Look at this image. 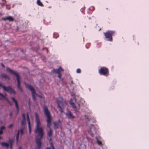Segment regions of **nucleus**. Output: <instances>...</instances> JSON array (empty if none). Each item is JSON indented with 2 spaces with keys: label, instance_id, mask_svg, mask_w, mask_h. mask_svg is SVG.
Masks as SVG:
<instances>
[{
  "label": "nucleus",
  "instance_id": "f257e3e1",
  "mask_svg": "<svg viewBox=\"0 0 149 149\" xmlns=\"http://www.w3.org/2000/svg\"><path fill=\"white\" fill-rule=\"evenodd\" d=\"M35 116L36 125L35 132L36 133L38 134V135L36 138V143L37 145V146L35 149H40L42 144L41 140L43 135V130L42 127H40L41 123L37 113H35Z\"/></svg>",
  "mask_w": 149,
  "mask_h": 149
},
{
  "label": "nucleus",
  "instance_id": "f03ea898",
  "mask_svg": "<svg viewBox=\"0 0 149 149\" xmlns=\"http://www.w3.org/2000/svg\"><path fill=\"white\" fill-rule=\"evenodd\" d=\"M44 111L45 115L47 118V126L48 128H49V131L47 132V134L49 137H51L52 136L53 131L51 128V116L50 113L47 107L46 106H45L44 107Z\"/></svg>",
  "mask_w": 149,
  "mask_h": 149
},
{
  "label": "nucleus",
  "instance_id": "7ed1b4c3",
  "mask_svg": "<svg viewBox=\"0 0 149 149\" xmlns=\"http://www.w3.org/2000/svg\"><path fill=\"white\" fill-rule=\"evenodd\" d=\"M56 103L57 104V108L59 109V111L61 113L63 112L65 107L66 106L67 103L63 101V98L59 97L57 99Z\"/></svg>",
  "mask_w": 149,
  "mask_h": 149
},
{
  "label": "nucleus",
  "instance_id": "20e7f679",
  "mask_svg": "<svg viewBox=\"0 0 149 149\" xmlns=\"http://www.w3.org/2000/svg\"><path fill=\"white\" fill-rule=\"evenodd\" d=\"M115 33L116 31H115L109 30H108L103 33L106 40L109 41H112V36H114Z\"/></svg>",
  "mask_w": 149,
  "mask_h": 149
},
{
  "label": "nucleus",
  "instance_id": "39448f33",
  "mask_svg": "<svg viewBox=\"0 0 149 149\" xmlns=\"http://www.w3.org/2000/svg\"><path fill=\"white\" fill-rule=\"evenodd\" d=\"M6 70L10 73L15 76L17 77V88L19 89L21 88L20 83V77L18 74L14 71L11 69L9 68H7Z\"/></svg>",
  "mask_w": 149,
  "mask_h": 149
},
{
  "label": "nucleus",
  "instance_id": "423d86ee",
  "mask_svg": "<svg viewBox=\"0 0 149 149\" xmlns=\"http://www.w3.org/2000/svg\"><path fill=\"white\" fill-rule=\"evenodd\" d=\"M98 72L100 74L107 77L109 75V71L108 68L106 67H103L101 68L98 70Z\"/></svg>",
  "mask_w": 149,
  "mask_h": 149
},
{
  "label": "nucleus",
  "instance_id": "0eeeda50",
  "mask_svg": "<svg viewBox=\"0 0 149 149\" xmlns=\"http://www.w3.org/2000/svg\"><path fill=\"white\" fill-rule=\"evenodd\" d=\"M0 86L2 87L4 91L8 92L10 94L13 93L15 94L16 93V92L14 90L12 89L10 86L6 87L4 86H3L0 83Z\"/></svg>",
  "mask_w": 149,
  "mask_h": 149
},
{
  "label": "nucleus",
  "instance_id": "6e6552de",
  "mask_svg": "<svg viewBox=\"0 0 149 149\" xmlns=\"http://www.w3.org/2000/svg\"><path fill=\"white\" fill-rule=\"evenodd\" d=\"M26 87L29 89L31 91L32 97L33 100L35 101L36 99L35 94H36V92L35 89L33 88V87L31 85L26 84Z\"/></svg>",
  "mask_w": 149,
  "mask_h": 149
},
{
  "label": "nucleus",
  "instance_id": "1a4fd4ad",
  "mask_svg": "<svg viewBox=\"0 0 149 149\" xmlns=\"http://www.w3.org/2000/svg\"><path fill=\"white\" fill-rule=\"evenodd\" d=\"M25 128H21L20 130H18L17 132V134L16 136V141L17 142H18L19 138V134L20 132L21 135H23L24 133V131Z\"/></svg>",
  "mask_w": 149,
  "mask_h": 149
},
{
  "label": "nucleus",
  "instance_id": "9d476101",
  "mask_svg": "<svg viewBox=\"0 0 149 149\" xmlns=\"http://www.w3.org/2000/svg\"><path fill=\"white\" fill-rule=\"evenodd\" d=\"M66 115L68 118L70 119H74L75 117L73 115L72 113L70 111H68L66 113Z\"/></svg>",
  "mask_w": 149,
  "mask_h": 149
},
{
  "label": "nucleus",
  "instance_id": "9b49d317",
  "mask_svg": "<svg viewBox=\"0 0 149 149\" xmlns=\"http://www.w3.org/2000/svg\"><path fill=\"white\" fill-rule=\"evenodd\" d=\"M63 71L61 67H60L58 69H53L52 70V72L58 74L61 73V72Z\"/></svg>",
  "mask_w": 149,
  "mask_h": 149
},
{
  "label": "nucleus",
  "instance_id": "f8f14e48",
  "mask_svg": "<svg viewBox=\"0 0 149 149\" xmlns=\"http://www.w3.org/2000/svg\"><path fill=\"white\" fill-rule=\"evenodd\" d=\"M27 120L28 121V126L29 128V133L31 134V123L30 121V119L29 115L28 113L27 114V117H26Z\"/></svg>",
  "mask_w": 149,
  "mask_h": 149
},
{
  "label": "nucleus",
  "instance_id": "ddd939ff",
  "mask_svg": "<svg viewBox=\"0 0 149 149\" xmlns=\"http://www.w3.org/2000/svg\"><path fill=\"white\" fill-rule=\"evenodd\" d=\"M2 19L4 21L8 20L10 21H13L14 20V19L11 16H9L5 17H3L2 18Z\"/></svg>",
  "mask_w": 149,
  "mask_h": 149
},
{
  "label": "nucleus",
  "instance_id": "4468645a",
  "mask_svg": "<svg viewBox=\"0 0 149 149\" xmlns=\"http://www.w3.org/2000/svg\"><path fill=\"white\" fill-rule=\"evenodd\" d=\"M11 99L15 102L17 111L18 112L19 111V107L17 101L14 97H11Z\"/></svg>",
  "mask_w": 149,
  "mask_h": 149
},
{
  "label": "nucleus",
  "instance_id": "2eb2a0df",
  "mask_svg": "<svg viewBox=\"0 0 149 149\" xmlns=\"http://www.w3.org/2000/svg\"><path fill=\"white\" fill-rule=\"evenodd\" d=\"M1 76L2 78H4L5 79H7L8 80L10 79V78L6 74H2Z\"/></svg>",
  "mask_w": 149,
  "mask_h": 149
},
{
  "label": "nucleus",
  "instance_id": "dca6fc26",
  "mask_svg": "<svg viewBox=\"0 0 149 149\" xmlns=\"http://www.w3.org/2000/svg\"><path fill=\"white\" fill-rule=\"evenodd\" d=\"M1 144L3 146H5L7 148H9V144L8 143L4 142H1Z\"/></svg>",
  "mask_w": 149,
  "mask_h": 149
},
{
  "label": "nucleus",
  "instance_id": "f3484780",
  "mask_svg": "<svg viewBox=\"0 0 149 149\" xmlns=\"http://www.w3.org/2000/svg\"><path fill=\"white\" fill-rule=\"evenodd\" d=\"M26 123V120H22L21 122V127L25 128V124Z\"/></svg>",
  "mask_w": 149,
  "mask_h": 149
},
{
  "label": "nucleus",
  "instance_id": "a211bd4d",
  "mask_svg": "<svg viewBox=\"0 0 149 149\" xmlns=\"http://www.w3.org/2000/svg\"><path fill=\"white\" fill-rule=\"evenodd\" d=\"M37 3L39 6L41 7H43L44 6L43 4H42V3L40 1V0H37Z\"/></svg>",
  "mask_w": 149,
  "mask_h": 149
},
{
  "label": "nucleus",
  "instance_id": "6ab92c4d",
  "mask_svg": "<svg viewBox=\"0 0 149 149\" xmlns=\"http://www.w3.org/2000/svg\"><path fill=\"white\" fill-rule=\"evenodd\" d=\"M53 124L54 125V127L55 129H56L58 128V125L56 122H53Z\"/></svg>",
  "mask_w": 149,
  "mask_h": 149
},
{
  "label": "nucleus",
  "instance_id": "aec40b11",
  "mask_svg": "<svg viewBox=\"0 0 149 149\" xmlns=\"http://www.w3.org/2000/svg\"><path fill=\"white\" fill-rule=\"evenodd\" d=\"M8 142L10 146H13L14 143V140L13 139H9Z\"/></svg>",
  "mask_w": 149,
  "mask_h": 149
},
{
  "label": "nucleus",
  "instance_id": "412c9836",
  "mask_svg": "<svg viewBox=\"0 0 149 149\" xmlns=\"http://www.w3.org/2000/svg\"><path fill=\"white\" fill-rule=\"evenodd\" d=\"M70 104L73 108L74 109L76 108L75 104L73 102H70Z\"/></svg>",
  "mask_w": 149,
  "mask_h": 149
},
{
  "label": "nucleus",
  "instance_id": "4be33fe9",
  "mask_svg": "<svg viewBox=\"0 0 149 149\" xmlns=\"http://www.w3.org/2000/svg\"><path fill=\"white\" fill-rule=\"evenodd\" d=\"M22 118H23V119H22V120H25V114L24 113H23L22 114Z\"/></svg>",
  "mask_w": 149,
  "mask_h": 149
},
{
  "label": "nucleus",
  "instance_id": "5701e85b",
  "mask_svg": "<svg viewBox=\"0 0 149 149\" xmlns=\"http://www.w3.org/2000/svg\"><path fill=\"white\" fill-rule=\"evenodd\" d=\"M0 97L3 98H5V96L3 94L1 93H0Z\"/></svg>",
  "mask_w": 149,
  "mask_h": 149
},
{
  "label": "nucleus",
  "instance_id": "b1692460",
  "mask_svg": "<svg viewBox=\"0 0 149 149\" xmlns=\"http://www.w3.org/2000/svg\"><path fill=\"white\" fill-rule=\"evenodd\" d=\"M76 72L77 73H80L81 72V70L80 69H77V70Z\"/></svg>",
  "mask_w": 149,
  "mask_h": 149
},
{
  "label": "nucleus",
  "instance_id": "393cba45",
  "mask_svg": "<svg viewBox=\"0 0 149 149\" xmlns=\"http://www.w3.org/2000/svg\"><path fill=\"white\" fill-rule=\"evenodd\" d=\"M97 142L99 145H101L102 144L101 142L99 141L98 139L97 140Z\"/></svg>",
  "mask_w": 149,
  "mask_h": 149
},
{
  "label": "nucleus",
  "instance_id": "a878e982",
  "mask_svg": "<svg viewBox=\"0 0 149 149\" xmlns=\"http://www.w3.org/2000/svg\"><path fill=\"white\" fill-rule=\"evenodd\" d=\"M5 128V127L4 126H2L0 128V130L3 131V130H4Z\"/></svg>",
  "mask_w": 149,
  "mask_h": 149
},
{
  "label": "nucleus",
  "instance_id": "bb28decb",
  "mask_svg": "<svg viewBox=\"0 0 149 149\" xmlns=\"http://www.w3.org/2000/svg\"><path fill=\"white\" fill-rule=\"evenodd\" d=\"M58 77L60 78V79H61V73L60 74H58Z\"/></svg>",
  "mask_w": 149,
  "mask_h": 149
},
{
  "label": "nucleus",
  "instance_id": "cd10ccee",
  "mask_svg": "<svg viewBox=\"0 0 149 149\" xmlns=\"http://www.w3.org/2000/svg\"><path fill=\"white\" fill-rule=\"evenodd\" d=\"M13 125V124H10L8 127V128H11V127H12Z\"/></svg>",
  "mask_w": 149,
  "mask_h": 149
},
{
  "label": "nucleus",
  "instance_id": "c85d7f7f",
  "mask_svg": "<svg viewBox=\"0 0 149 149\" xmlns=\"http://www.w3.org/2000/svg\"><path fill=\"white\" fill-rule=\"evenodd\" d=\"M50 145L52 146V149H55V148H54V146L53 145L52 143L50 144Z\"/></svg>",
  "mask_w": 149,
  "mask_h": 149
},
{
  "label": "nucleus",
  "instance_id": "c756f323",
  "mask_svg": "<svg viewBox=\"0 0 149 149\" xmlns=\"http://www.w3.org/2000/svg\"><path fill=\"white\" fill-rule=\"evenodd\" d=\"M1 66L3 67V68H5V65H4L3 64V63H2L1 64Z\"/></svg>",
  "mask_w": 149,
  "mask_h": 149
},
{
  "label": "nucleus",
  "instance_id": "7c9ffc66",
  "mask_svg": "<svg viewBox=\"0 0 149 149\" xmlns=\"http://www.w3.org/2000/svg\"><path fill=\"white\" fill-rule=\"evenodd\" d=\"M3 133V131L1 130H0V135L1 134Z\"/></svg>",
  "mask_w": 149,
  "mask_h": 149
},
{
  "label": "nucleus",
  "instance_id": "2f4dec72",
  "mask_svg": "<svg viewBox=\"0 0 149 149\" xmlns=\"http://www.w3.org/2000/svg\"><path fill=\"white\" fill-rule=\"evenodd\" d=\"M19 89L20 90V91L22 92L23 91V90H22V88L21 87L19 88Z\"/></svg>",
  "mask_w": 149,
  "mask_h": 149
},
{
  "label": "nucleus",
  "instance_id": "473e14b6",
  "mask_svg": "<svg viewBox=\"0 0 149 149\" xmlns=\"http://www.w3.org/2000/svg\"><path fill=\"white\" fill-rule=\"evenodd\" d=\"M1 5L2 6H4L5 5V3H1Z\"/></svg>",
  "mask_w": 149,
  "mask_h": 149
},
{
  "label": "nucleus",
  "instance_id": "72a5a7b5",
  "mask_svg": "<svg viewBox=\"0 0 149 149\" xmlns=\"http://www.w3.org/2000/svg\"><path fill=\"white\" fill-rule=\"evenodd\" d=\"M10 149H13V146H10Z\"/></svg>",
  "mask_w": 149,
  "mask_h": 149
},
{
  "label": "nucleus",
  "instance_id": "f704fd0d",
  "mask_svg": "<svg viewBox=\"0 0 149 149\" xmlns=\"http://www.w3.org/2000/svg\"><path fill=\"white\" fill-rule=\"evenodd\" d=\"M71 84H73V82L72 80L71 81Z\"/></svg>",
  "mask_w": 149,
  "mask_h": 149
},
{
  "label": "nucleus",
  "instance_id": "c9c22d12",
  "mask_svg": "<svg viewBox=\"0 0 149 149\" xmlns=\"http://www.w3.org/2000/svg\"><path fill=\"white\" fill-rule=\"evenodd\" d=\"M10 116L11 117L12 115V113H10Z\"/></svg>",
  "mask_w": 149,
  "mask_h": 149
},
{
  "label": "nucleus",
  "instance_id": "e433bc0d",
  "mask_svg": "<svg viewBox=\"0 0 149 149\" xmlns=\"http://www.w3.org/2000/svg\"><path fill=\"white\" fill-rule=\"evenodd\" d=\"M58 123H61V121H60V120H58Z\"/></svg>",
  "mask_w": 149,
  "mask_h": 149
},
{
  "label": "nucleus",
  "instance_id": "4c0bfd02",
  "mask_svg": "<svg viewBox=\"0 0 149 149\" xmlns=\"http://www.w3.org/2000/svg\"><path fill=\"white\" fill-rule=\"evenodd\" d=\"M46 149H51V148H46Z\"/></svg>",
  "mask_w": 149,
  "mask_h": 149
},
{
  "label": "nucleus",
  "instance_id": "58836bf2",
  "mask_svg": "<svg viewBox=\"0 0 149 149\" xmlns=\"http://www.w3.org/2000/svg\"><path fill=\"white\" fill-rule=\"evenodd\" d=\"M6 8L8 9V8H8V7H7V5H6Z\"/></svg>",
  "mask_w": 149,
  "mask_h": 149
},
{
  "label": "nucleus",
  "instance_id": "ea45409f",
  "mask_svg": "<svg viewBox=\"0 0 149 149\" xmlns=\"http://www.w3.org/2000/svg\"><path fill=\"white\" fill-rule=\"evenodd\" d=\"M19 149H21V148H20Z\"/></svg>",
  "mask_w": 149,
  "mask_h": 149
},
{
  "label": "nucleus",
  "instance_id": "a19ab883",
  "mask_svg": "<svg viewBox=\"0 0 149 149\" xmlns=\"http://www.w3.org/2000/svg\"><path fill=\"white\" fill-rule=\"evenodd\" d=\"M8 10H9V9H10V8H8Z\"/></svg>",
  "mask_w": 149,
  "mask_h": 149
},
{
  "label": "nucleus",
  "instance_id": "79ce46f5",
  "mask_svg": "<svg viewBox=\"0 0 149 149\" xmlns=\"http://www.w3.org/2000/svg\"><path fill=\"white\" fill-rule=\"evenodd\" d=\"M1 138V137H0V139Z\"/></svg>",
  "mask_w": 149,
  "mask_h": 149
},
{
  "label": "nucleus",
  "instance_id": "37998d69",
  "mask_svg": "<svg viewBox=\"0 0 149 149\" xmlns=\"http://www.w3.org/2000/svg\"><path fill=\"white\" fill-rule=\"evenodd\" d=\"M50 140H52V139H50Z\"/></svg>",
  "mask_w": 149,
  "mask_h": 149
}]
</instances>
